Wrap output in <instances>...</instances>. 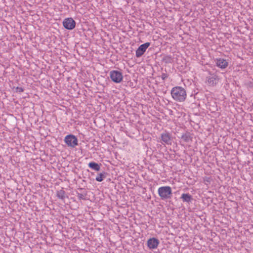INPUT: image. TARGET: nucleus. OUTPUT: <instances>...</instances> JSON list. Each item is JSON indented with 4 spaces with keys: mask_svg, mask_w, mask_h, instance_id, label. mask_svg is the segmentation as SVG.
<instances>
[{
    "mask_svg": "<svg viewBox=\"0 0 253 253\" xmlns=\"http://www.w3.org/2000/svg\"><path fill=\"white\" fill-rule=\"evenodd\" d=\"M16 89H17V91H19V92H23L24 91L23 88H22V87H17L16 88Z\"/></svg>",
    "mask_w": 253,
    "mask_h": 253,
    "instance_id": "15",
    "label": "nucleus"
},
{
    "mask_svg": "<svg viewBox=\"0 0 253 253\" xmlns=\"http://www.w3.org/2000/svg\"><path fill=\"white\" fill-rule=\"evenodd\" d=\"M210 180L209 178H207L204 179L205 182H210Z\"/></svg>",
    "mask_w": 253,
    "mask_h": 253,
    "instance_id": "16",
    "label": "nucleus"
},
{
    "mask_svg": "<svg viewBox=\"0 0 253 253\" xmlns=\"http://www.w3.org/2000/svg\"><path fill=\"white\" fill-rule=\"evenodd\" d=\"M88 166L90 168L95 170L96 171L99 170L100 167L99 166V165L97 163H95L94 162H90L88 164Z\"/></svg>",
    "mask_w": 253,
    "mask_h": 253,
    "instance_id": "11",
    "label": "nucleus"
},
{
    "mask_svg": "<svg viewBox=\"0 0 253 253\" xmlns=\"http://www.w3.org/2000/svg\"><path fill=\"white\" fill-rule=\"evenodd\" d=\"M216 66L220 68L225 69L228 66V62L226 60L222 58L216 59Z\"/></svg>",
    "mask_w": 253,
    "mask_h": 253,
    "instance_id": "8",
    "label": "nucleus"
},
{
    "mask_svg": "<svg viewBox=\"0 0 253 253\" xmlns=\"http://www.w3.org/2000/svg\"><path fill=\"white\" fill-rule=\"evenodd\" d=\"M150 45V42H146L141 44L136 51V56L139 57L142 56Z\"/></svg>",
    "mask_w": 253,
    "mask_h": 253,
    "instance_id": "6",
    "label": "nucleus"
},
{
    "mask_svg": "<svg viewBox=\"0 0 253 253\" xmlns=\"http://www.w3.org/2000/svg\"><path fill=\"white\" fill-rule=\"evenodd\" d=\"M110 76L111 80L116 83H121L123 79L122 73L116 70L111 71Z\"/></svg>",
    "mask_w": 253,
    "mask_h": 253,
    "instance_id": "4",
    "label": "nucleus"
},
{
    "mask_svg": "<svg viewBox=\"0 0 253 253\" xmlns=\"http://www.w3.org/2000/svg\"><path fill=\"white\" fill-rule=\"evenodd\" d=\"M63 26L68 30H72L76 26V22L72 18H67L63 22Z\"/></svg>",
    "mask_w": 253,
    "mask_h": 253,
    "instance_id": "5",
    "label": "nucleus"
},
{
    "mask_svg": "<svg viewBox=\"0 0 253 253\" xmlns=\"http://www.w3.org/2000/svg\"><path fill=\"white\" fill-rule=\"evenodd\" d=\"M158 192L161 198L164 200L169 199L170 197L172 194V190L170 187L166 186L159 188Z\"/></svg>",
    "mask_w": 253,
    "mask_h": 253,
    "instance_id": "2",
    "label": "nucleus"
},
{
    "mask_svg": "<svg viewBox=\"0 0 253 253\" xmlns=\"http://www.w3.org/2000/svg\"><path fill=\"white\" fill-rule=\"evenodd\" d=\"M181 199L183 202L189 203L191 202V200L192 199V197L190 194L188 193H184L182 194Z\"/></svg>",
    "mask_w": 253,
    "mask_h": 253,
    "instance_id": "10",
    "label": "nucleus"
},
{
    "mask_svg": "<svg viewBox=\"0 0 253 253\" xmlns=\"http://www.w3.org/2000/svg\"><path fill=\"white\" fill-rule=\"evenodd\" d=\"M171 96L175 101L182 102L187 98V93L185 89L180 86H176L171 88Z\"/></svg>",
    "mask_w": 253,
    "mask_h": 253,
    "instance_id": "1",
    "label": "nucleus"
},
{
    "mask_svg": "<svg viewBox=\"0 0 253 253\" xmlns=\"http://www.w3.org/2000/svg\"><path fill=\"white\" fill-rule=\"evenodd\" d=\"M165 76H164V77H163V79H165Z\"/></svg>",
    "mask_w": 253,
    "mask_h": 253,
    "instance_id": "17",
    "label": "nucleus"
},
{
    "mask_svg": "<svg viewBox=\"0 0 253 253\" xmlns=\"http://www.w3.org/2000/svg\"><path fill=\"white\" fill-rule=\"evenodd\" d=\"M165 76H164V77H163V79H165Z\"/></svg>",
    "mask_w": 253,
    "mask_h": 253,
    "instance_id": "18",
    "label": "nucleus"
},
{
    "mask_svg": "<svg viewBox=\"0 0 253 253\" xmlns=\"http://www.w3.org/2000/svg\"><path fill=\"white\" fill-rule=\"evenodd\" d=\"M57 196L61 199H64L65 197V192L63 189H61L57 191Z\"/></svg>",
    "mask_w": 253,
    "mask_h": 253,
    "instance_id": "13",
    "label": "nucleus"
},
{
    "mask_svg": "<svg viewBox=\"0 0 253 253\" xmlns=\"http://www.w3.org/2000/svg\"><path fill=\"white\" fill-rule=\"evenodd\" d=\"M181 138L186 142L192 141V137L189 133H185L181 136Z\"/></svg>",
    "mask_w": 253,
    "mask_h": 253,
    "instance_id": "12",
    "label": "nucleus"
},
{
    "mask_svg": "<svg viewBox=\"0 0 253 253\" xmlns=\"http://www.w3.org/2000/svg\"><path fill=\"white\" fill-rule=\"evenodd\" d=\"M159 244V241L155 238H152L147 241L148 247L151 250L156 249Z\"/></svg>",
    "mask_w": 253,
    "mask_h": 253,
    "instance_id": "7",
    "label": "nucleus"
},
{
    "mask_svg": "<svg viewBox=\"0 0 253 253\" xmlns=\"http://www.w3.org/2000/svg\"><path fill=\"white\" fill-rule=\"evenodd\" d=\"M161 139L162 141L169 145L171 144V138L170 135L168 133H163L161 134Z\"/></svg>",
    "mask_w": 253,
    "mask_h": 253,
    "instance_id": "9",
    "label": "nucleus"
},
{
    "mask_svg": "<svg viewBox=\"0 0 253 253\" xmlns=\"http://www.w3.org/2000/svg\"><path fill=\"white\" fill-rule=\"evenodd\" d=\"M104 178L103 174L102 173L99 174L96 177V180L99 182H101L103 180Z\"/></svg>",
    "mask_w": 253,
    "mask_h": 253,
    "instance_id": "14",
    "label": "nucleus"
},
{
    "mask_svg": "<svg viewBox=\"0 0 253 253\" xmlns=\"http://www.w3.org/2000/svg\"><path fill=\"white\" fill-rule=\"evenodd\" d=\"M64 142L69 147L74 148L78 145L77 138L74 135L69 134L65 137Z\"/></svg>",
    "mask_w": 253,
    "mask_h": 253,
    "instance_id": "3",
    "label": "nucleus"
}]
</instances>
